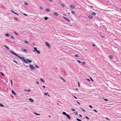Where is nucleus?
Returning <instances> with one entry per match:
<instances>
[{
  "label": "nucleus",
  "mask_w": 121,
  "mask_h": 121,
  "mask_svg": "<svg viewBox=\"0 0 121 121\" xmlns=\"http://www.w3.org/2000/svg\"><path fill=\"white\" fill-rule=\"evenodd\" d=\"M88 17L90 19H92L93 17L91 15H90L88 16Z\"/></svg>",
  "instance_id": "nucleus-13"
},
{
  "label": "nucleus",
  "mask_w": 121,
  "mask_h": 121,
  "mask_svg": "<svg viewBox=\"0 0 121 121\" xmlns=\"http://www.w3.org/2000/svg\"><path fill=\"white\" fill-rule=\"evenodd\" d=\"M46 11H47V12H49L50 11V9L48 8H47L46 9Z\"/></svg>",
  "instance_id": "nucleus-17"
},
{
  "label": "nucleus",
  "mask_w": 121,
  "mask_h": 121,
  "mask_svg": "<svg viewBox=\"0 0 121 121\" xmlns=\"http://www.w3.org/2000/svg\"><path fill=\"white\" fill-rule=\"evenodd\" d=\"M34 114L36 115H40V114H38V113H35V112L34 113Z\"/></svg>",
  "instance_id": "nucleus-32"
},
{
  "label": "nucleus",
  "mask_w": 121,
  "mask_h": 121,
  "mask_svg": "<svg viewBox=\"0 0 121 121\" xmlns=\"http://www.w3.org/2000/svg\"><path fill=\"white\" fill-rule=\"evenodd\" d=\"M90 78H91V81H93V80L92 79L91 77H90Z\"/></svg>",
  "instance_id": "nucleus-54"
},
{
  "label": "nucleus",
  "mask_w": 121,
  "mask_h": 121,
  "mask_svg": "<svg viewBox=\"0 0 121 121\" xmlns=\"http://www.w3.org/2000/svg\"><path fill=\"white\" fill-rule=\"evenodd\" d=\"M93 111H94L95 112H97V111L96 110H95V109H94L93 110Z\"/></svg>",
  "instance_id": "nucleus-42"
},
{
  "label": "nucleus",
  "mask_w": 121,
  "mask_h": 121,
  "mask_svg": "<svg viewBox=\"0 0 121 121\" xmlns=\"http://www.w3.org/2000/svg\"><path fill=\"white\" fill-rule=\"evenodd\" d=\"M25 91H26L29 92V91H30V90H27V89H25Z\"/></svg>",
  "instance_id": "nucleus-22"
},
{
  "label": "nucleus",
  "mask_w": 121,
  "mask_h": 121,
  "mask_svg": "<svg viewBox=\"0 0 121 121\" xmlns=\"http://www.w3.org/2000/svg\"><path fill=\"white\" fill-rule=\"evenodd\" d=\"M92 45L94 46H95V45L94 44H92Z\"/></svg>",
  "instance_id": "nucleus-60"
},
{
  "label": "nucleus",
  "mask_w": 121,
  "mask_h": 121,
  "mask_svg": "<svg viewBox=\"0 0 121 121\" xmlns=\"http://www.w3.org/2000/svg\"><path fill=\"white\" fill-rule=\"evenodd\" d=\"M14 18L16 20H17V19L16 18Z\"/></svg>",
  "instance_id": "nucleus-58"
},
{
  "label": "nucleus",
  "mask_w": 121,
  "mask_h": 121,
  "mask_svg": "<svg viewBox=\"0 0 121 121\" xmlns=\"http://www.w3.org/2000/svg\"><path fill=\"white\" fill-rule=\"evenodd\" d=\"M4 47L6 48L7 50H9V48L7 46H6L5 45H4Z\"/></svg>",
  "instance_id": "nucleus-9"
},
{
  "label": "nucleus",
  "mask_w": 121,
  "mask_h": 121,
  "mask_svg": "<svg viewBox=\"0 0 121 121\" xmlns=\"http://www.w3.org/2000/svg\"><path fill=\"white\" fill-rule=\"evenodd\" d=\"M76 120L78 121H82L81 120H80L78 118H77L76 119Z\"/></svg>",
  "instance_id": "nucleus-36"
},
{
  "label": "nucleus",
  "mask_w": 121,
  "mask_h": 121,
  "mask_svg": "<svg viewBox=\"0 0 121 121\" xmlns=\"http://www.w3.org/2000/svg\"><path fill=\"white\" fill-rule=\"evenodd\" d=\"M12 93L14 94V95L16 94L15 93V92L14 91L12 90Z\"/></svg>",
  "instance_id": "nucleus-21"
},
{
  "label": "nucleus",
  "mask_w": 121,
  "mask_h": 121,
  "mask_svg": "<svg viewBox=\"0 0 121 121\" xmlns=\"http://www.w3.org/2000/svg\"><path fill=\"white\" fill-rule=\"evenodd\" d=\"M63 115H66L67 114L66 112H63Z\"/></svg>",
  "instance_id": "nucleus-15"
},
{
  "label": "nucleus",
  "mask_w": 121,
  "mask_h": 121,
  "mask_svg": "<svg viewBox=\"0 0 121 121\" xmlns=\"http://www.w3.org/2000/svg\"><path fill=\"white\" fill-rule=\"evenodd\" d=\"M75 56L76 57H78L79 56V55L78 54H76L75 55Z\"/></svg>",
  "instance_id": "nucleus-29"
},
{
  "label": "nucleus",
  "mask_w": 121,
  "mask_h": 121,
  "mask_svg": "<svg viewBox=\"0 0 121 121\" xmlns=\"http://www.w3.org/2000/svg\"><path fill=\"white\" fill-rule=\"evenodd\" d=\"M70 7L71 8L73 9L75 7V6L73 4H72L71 5Z\"/></svg>",
  "instance_id": "nucleus-8"
},
{
  "label": "nucleus",
  "mask_w": 121,
  "mask_h": 121,
  "mask_svg": "<svg viewBox=\"0 0 121 121\" xmlns=\"http://www.w3.org/2000/svg\"><path fill=\"white\" fill-rule=\"evenodd\" d=\"M77 103L79 104V105H80V104L78 102H77Z\"/></svg>",
  "instance_id": "nucleus-57"
},
{
  "label": "nucleus",
  "mask_w": 121,
  "mask_h": 121,
  "mask_svg": "<svg viewBox=\"0 0 121 121\" xmlns=\"http://www.w3.org/2000/svg\"><path fill=\"white\" fill-rule=\"evenodd\" d=\"M24 15L26 16L27 15V14H24Z\"/></svg>",
  "instance_id": "nucleus-59"
},
{
  "label": "nucleus",
  "mask_w": 121,
  "mask_h": 121,
  "mask_svg": "<svg viewBox=\"0 0 121 121\" xmlns=\"http://www.w3.org/2000/svg\"><path fill=\"white\" fill-rule=\"evenodd\" d=\"M24 42L26 43L29 44V42L27 41H25Z\"/></svg>",
  "instance_id": "nucleus-16"
},
{
  "label": "nucleus",
  "mask_w": 121,
  "mask_h": 121,
  "mask_svg": "<svg viewBox=\"0 0 121 121\" xmlns=\"http://www.w3.org/2000/svg\"><path fill=\"white\" fill-rule=\"evenodd\" d=\"M10 52L11 53H12L14 55H15L17 57H18V58H19L20 59H21L22 60L23 59V58H24V57H22L21 56H20L18 55H17L16 53H14V52H13L12 51H10Z\"/></svg>",
  "instance_id": "nucleus-1"
},
{
  "label": "nucleus",
  "mask_w": 121,
  "mask_h": 121,
  "mask_svg": "<svg viewBox=\"0 0 121 121\" xmlns=\"http://www.w3.org/2000/svg\"><path fill=\"white\" fill-rule=\"evenodd\" d=\"M86 79L87 80V81H90V80L89 79L87 78V79Z\"/></svg>",
  "instance_id": "nucleus-52"
},
{
  "label": "nucleus",
  "mask_w": 121,
  "mask_h": 121,
  "mask_svg": "<svg viewBox=\"0 0 121 121\" xmlns=\"http://www.w3.org/2000/svg\"><path fill=\"white\" fill-rule=\"evenodd\" d=\"M54 14L56 16H57L58 15V14L56 13H54Z\"/></svg>",
  "instance_id": "nucleus-12"
},
{
  "label": "nucleus",
  "mask_w": 121,
  "mask_h": 121,
  "mask_svg": "<svg viewBox=\"0 0 121 121\" xmlns=\"http://www.w3.org/2000/svg\"><path fill=\"white\" fill-rule=\"evenodd\" d=\"M22 60L25 63H27V59H25L24 58H23V59Z\"/></svg>",
  "instance_id": "nucleus-3"
},
{
  "label": "nucleus",
  "mask_w": 121,
  "mask_h": 121,
  "mask_svg": "<svg viewBox=\"0 0 121 121\" xmlns=\"http://www.w3.org/2000/svg\"><path fill=\"white\" fill-rule=\"evenodd\" d=\"M40 80L41 81H42V82H44V80L42 78H41L40 79Z\"/></svg>",
  "instance_id": "nucleus-20"
},
{
  "label": "nucleus",
  "mask_w": 121,
  "mask_h": 121,
  "mask_svg": "<svg viewBox=\"0 0 121 121\" xmlns=\"http://www.w3.org/2000/svg\"><path fill=\"white\" fill-rule=\"evenodd\" d=\"M11 38L12 39H15V38H14V37L13 36H11Z\"/></svg>",
  "instance_id": "nucleus-37"
},
{
  "label": "nucleus",
  "mask_w": 121,
  "mask_h": 121,
  "mask_svg": "<svg viewBox=\"0 0 121 121\" xmlns=\"http://www.w3.org/2000/svg\"><path fill=\"white\" fill-rule=\"evenodd\" d=\"M35 68H39V66L36 65H35Z\"/></svg>",
  "instance_id": "nucleus-25"
},
{
  "label": "nucleus",
  "mask_w": 121,
  "mask_h": 121,
  "mask_svg": "<svg viewBox=\"0 0 121 121\" xmlns=\"http://www.w3.org/2000/svg\"><path fill=\"white\" fill-rule=\"evenodd\" d=\"M63 17L64 19H65V20L67 21V22H70V21L67 18H66L64 17Z\"/></svg>",
  "instance_id": "nucleus-4"
},
{
  "label": "nucleus",
  "mask_w": 121,
  "mask_h": 121,
  "mask_svg": "<svg viewBox=\"0 0 121 121\" xmlns=\"http://www.w3.org/2000/svg\"><path fill=\"white\" fill-rule=\"evenodd\" d=\"M75 114L76 115H77L78 114V113L77 112H76Z\"/></svg>",
  "instance_id": "nucleus-64"
},
{
  "label": "nucleus",
  "mask_w": 121,
  "mask_h": 121,
  "mask_svg": "<svg viewBox=\"0 0 121 121\" xmlns=\"http://www.w3.org/2000/svg\"><path fill=\"white\" fill-rule=\"evenodd\" d=\"M74 97L75 98V99H77V97H76V96H74Z\"/></svg>",
  "instance_id": "nucleus-61"
},
{
  "label": "nucleus",
  "mask_w": 121,
  "mask_h": 121,
  "mask_svg": "<svg viewBox=\"0 0 121 121\" xmlns=\"http://www.w3.org/2000/svg\"><path fill=\"white\" fill-rule=\"evenodd\" d=\"M89 106L91 108H93L92 107L91 105H89Z\"/></svg>",
  "instance_id": "nucleus-45"
},
{
  "label": "nucleus",
  "mask_w": 121,
  "mask_h": 121,
  "mask_svg": "<svg viewBox=\"0 0 121 121\" xmlns=\"http://www.w3.org/2000/svg\"><path fill=\"white\" fill-rule=\"evenodd\" d=\"M5 35L6 36H9V34H5Z\"/></svg>",
  "instance_id": "nucleus-31"
},
{
  "label": "nucleus",
  "mask_w": 121,
  "mask_h": 121,
  "mask_svg": "<svg viewBox=\"0 0 121 121\" xmlns=\"http://www.w3.org/2000/svg\"><path fill=\"white\" fill-rule=\"evenodd\" d=\"M45 44L49 48L50 47V44H49L48 42H46L45 43Z\"/></svg>",
  "instance_id": "nucleus-5"
},
{
  "label": "nucleus",
  "mask_w": 121,
  "mask_h": 121,
  "mask_svg": "<svg viewBox=\"0 0 121 121\" xmlns=\"http://www.w3.org/2000/svg\"><path fill=\"white\" fill-rule=\"evenodd\" d=\"M29 100L30 102L32 103L34 102L33 100L31 98H29Z\"/></svg>",
  "instance_id": "nucleus-7"
},
{
  "label": "nucleus",
  "mask_w": 121,
  "mask_h": 121,
  "mask_svg": "<svg viewBox=\"0 0 121 121\" xmlns=\"http://www.w3.org/2000/svg\"><path fill=\"white\" fill-rule=\"evenodd\" d=\"M48 94V93H44V95H47V94Z\"/></svg>",
  "instance_id": "nucleus-44"
},
{
  "label": "nucleus",
  "mask_w": 121,
  "mask_h": 121,
  "mask_svg": "<svg viewBox=\"0 0 121 121\" xmlns=\"http://www.w3.org/2000/svg\"><path fill=\"white\" fill-rule=\"evenodd\" d=\"M61 5L63 7H64L65 6V5L64 4H61Z\"/></svg>",
  "instance_id": "nucleus-26"
},
{
  "label": "nucleus",
  "mask_w": 121,
  "mask_h": 121,
  "mask_svg": "<svg viewBox=\"0 0 121 121\" xmlns=\"http://www.w3.org/2000/svg\"><path fill=\"white\" fill-rule=\"evenodd\" d=\"M85 118L87 120H89L90 119L87 116H86Z\"/></svg>",
  "instance_id": "nucleus-30"
},
{
  "label": "nucleus",
  "mask_w": 121,
  "mask_h": 121,
  "mask_svg": "<svg viewBox=\"0 0 121 121\" xmlns=\"http://www.w3.org/2000/svg\"><path fill=\"white\" fill-rule=\"evenodd\" d=\"M71 13H72V14H74V13H75V12H74V11H71Z\"/></svg>",
  "instance_id": "nucleus-35"
},
{
  "label": "nucleus",
  "mask_w": 121,
  "mask_h": 121,
  "mask_svg": "<svg viewBox=\"0 0 121 121\" xmlns=\"http://www.w3.org/2000/svg\"><path fill=\"white\" fill-rule=\"evenodd\" d=\"M22 50L24 52H27V50L26 49H23Z\"/></svg>",
  "instance_id": "nucleus-11"
},
{
  "label": "nucleus",
  "mask_w": 121,
  "mask_h": 121,
  "mask_svg": "<svg viewBox=\"0 0 121 121\" xmlns=\"http://www.w3.org/2000/svg\"><path fill=\"white\" fill-rule=\"evenodd\" d=\"M75 90L76 91H78V88H76L75 89Z\"/></svg>",
  "instance_id": "nucleus-51"
},
{
  "label": "nucleus",
  "mask_w": 121,
  "mask_h": 121,
  "mask_svg": "<svg viewBox=\"0 0 121 121\" xmlns=\"http://www.w3.org/2000/svg\"><path fill=\"white\" fill-rule=\"evenodd\" d=\"M11 85H12V80H11Z\"/></svg>",
  "instance_id": "nucleus-43"
},
{
  "label": "nucleus",
  "mask_w": 121,
  "mask_h": 121,
  "mask_svg": "<svg viewBox=\"0 0 121 121\" xmlns=\"http://www.w3.org/2000/svg\"><path fill=\"white\" fill-rule=\"evenodd\" d=\"M101 37H102L103 38L104 37V36L103 35H101Z\"/></svg>",
  "instance_id": "nucleus-53"
},
{
  "label": "nucleus",
  "mask_w": 121,
  "mask_h": 121,
  "mask_svg": "<svg viewBox=\"0 0 121 121\" xmlns=\"http://www.w3.org/2000/svg\"><path fill=\"white\" fill-rule=\"evenodd\" d=\"M0 106L3 107H4V106L2 105L1 104H0Z\"/></svg>",
  "instance_id": "nucleus-27"
},
{
  "label": "nucleus",
  "mask_w": 121,
  "mask_h": 121,
  "mask_svg": "<svg viewBox=\"0 0 121 121\" xmlns=\"http://www.w3.org/2000/svg\"><path fill=\"white\" fill-rule=\"evenodd\" d=\"M71 110L72 111H75V110L73 108H72L71 109Z\"/></svg>",
  "instance_id": "nucleus-38"
},
{
  "label": "nucleus",
  "mask_w": 121,
  "mask_h": 121,
  "mask_svg": "<svg viewBox=\"0 0 121 121\" xmlns=\"http://www.w3.org/2000/svg\"><path fill=\"white\" fill-rule=\"evenodd\" d=\"M104 100L105 101H108V100L107 99H104Z\"/></svg>",
  "instance_id": "nucleus-50"
},
{
  "label": "nucleus",
  "mask_w": 121,
  "mask_h": 121,
  "mask_svg": "<svg viewBox=\"0 0 121 121\" xmlns=\"http://www.w3.org/2000/svg\"><path fill=\"white\" fill-rule=\"evenodd\" d=\"M36 83H37V84H39V82H37V81L36 82Z\"/></svg>",
  "instance_id": "nucleus-56"
},
{
  "label": "nucleus",
  "mask_w": 121,
  "mask_h": 121,
  "mask_svg": "<svg viewBox=\"0 0 121 121\" xmlns=\"http://www.w3.org/2000/svg\"><path fill=\"white\" fill-rule=\"evenodd\" d=\"M11 11H12V13H14L15 12H14V11H13V10H11Z\"/></svg>",
  "instance_id": "nucleus-48"
},
{
  "label": "nucleus",
  "mask_w": 121,
  "mask_h": 121,
  "mask_svg": "<svg viewBox=\"0 0 121 121\" xmlns=\"http://www.w3.org/2000/svg\"><path fill=\"white\" fill-rule=\"evenodd\" d=\"M14 13L15 14H16V15H17L18 16L19 15L17 13H16L15 12Z\"/></svg>",
  "instance_id": "nucleus-49"
},
{
  "label": "nucleus",
  "mask_w": 121,
  "mask_h": 121,
  "mask_svg": "<svg viewBox=\"0 0 121 121\" xmlns=\"http://www.w3.org/2000/svg\"><path fill=\"white\" fill-rule=\"evenodd\" d=\"M27 62H28L30 63H31L32 62V61L30 60L27 59Z\"/></svg>",
  "instance_id": "nucleus-10"
},
{
  "label": "nucleus",
  "mask_w": 121,
  "mask_h": 121,
  "mask_svg": "<svg viewBox=\"0 0 121 121\" xmlns=\"http://www.w3.org/2000/svg\"><path fill=\"white\" fill-rule=\"evenodd\" d=\"M36 51L37 52V53H38L39 54L40 53V52L39 50H37Z\"/></svg>",
  "instance_id": "nucleus-18"
},
{
  "label": "nucleus",
  "mask_w": 121,
  "mask_h": 121,
  "mask_svg": "<svg viewBox=\"0 0 121 121\" xmlns=\"http://www.w3.org/2000/svg\"><path fill=\"white\" fill-rule=\"evenodd\" d=\"M66 116L69 119H71V117L69 116V115L68 114H67V115H66Z\"/></svg>",
  "instance_id": "nucleus-6"
},
{
  "label": "nucleus",
  "mask_w": 121,
  "mask_h": 121,
  "mask_svg": "<svg viewBox=\"0 0 121 121\" xmlns=\"http://www.w3.org/2000/svg\"><path fill=\"white\" fill-rule=\"evenodd\" d=\"M43 88H45V86H43Z\"/></svg>",
  "instance_id": "nucleus-62"
},
{
  "label": "nucleus",
  "mask_w": 121,
  "mask_h": 121,
  "mask_svg": "<svg viewBox=\"0 0 121 121\" xmlns=\"http://www.w3.org/2000/svg\"><path fill=\"white\" fill-rule=\"evenodd\" d=\"M113 56L112 55H110L109 56V57L111 59H112L113 58Z\"/></svg>",
  "instance_id": "nucleus-14"
},
{
  "label": "nucleus",
  "mask_w": 121,
  "mask_h": 121,
  "mask_svg": "<svg viewBox=\"0 0 121 121\" xmlns=\"http://www.w3.org/2000/svg\"><path fill=\"white\" fill-rule=\"evenodd\" d=\"M29 66L30 69L32 70H34L35 69V67L32 65H30Z\"/></svg>",
  "instance_id": "nucleus-2"
},
{
  "label": "nucleus",
  "mask_w": 121,
  "mask_h": 121,
  "mask_svg": "<svg viewBox=\"0 0 121 121\" xmlns=\"http://www.w3.org/2000/svg\"><path fill=\"white\" fill-rule=\"evenodd\" d=\"M44 18L45 20H47L48 18V17H44Z\"/></svg>",
  "instance_id": "nucleus-24"
},
{
  "label": "nucleus",
  "mask_w": 121,
  "mask_h": 121,
  "mask_svg": "<svg viewBox=\"0 0 121 121\" xmlns=\"http://www.w3.org/2000/svg\"><path fill=\"white\" fill-rule=\"evenodd\" d=\"M39 8L40 10H42L43 9L41 7H40Z\"/></svg>",
  "instance_id": "nucleus-46"
},
{
  "label": "nucleus",
  "mask_w": 121,
  "mask_h": 121,
  "mask_svg": "<svg viewBox=\"0 0 121 121\" xmlns=\"http://www.w3.org/2000/svg\"><path fill=\"white\" fill-rule=\"evenodd\" d=\"M14 32V33L15 34H16V35H18V34L17 33H16V32Z\"/></svg>",
  "instance_id": "nucleus-33"
},
{
  "label": "nucleus",
  "mask_w": 121,
  "mask_h": 121,
  "mask_svg": "<svg viewBox=\"0 0 121 121\" xmlns=\"http://www.w3.org/2000/svg\"><path fill=\"white\" fill-rule=\"evenodd\" d=\"M60 78L63 81H64V82H65V80L63 78L61 77H60Z\"/></svg>",
  "instance_id": "nucleus-28"
},
{
  "label": "nucleus",
  "mask_w": 121,
  "mask_h": 121,
  "mask_svg": "<svg viewBox=\"0 0 121 121\" xmlns=\"http://www.w3.org/2000/svg\"><path fill=\"white\" fill-rule=\"evenodd\" d=\"M92 14L93 15H96V13L95 12H93L92 13Z\"/></svg>",
  "instance_id": "nucleus-23"
},
{
  "label": "nucleus",
  "mask_w": 121,
  "mask_h": 121,
  "mask_svg": "<svg viewBox=\"0 0 121 121\" xmlns=\"http://www.w3.org/2000/svg\"><path fill=\"white\" fill-rule=\"evenodd\" d=\"M77 61L78 63H79L81 62L80 61V60H78Z\"/></svg>",
  "instance_id": "nucleus-39"
},
{
  "label": "nucleus",
  "mask_w": 121,
  "mask_h": 121,
  "mask_svg": "<svg viewBox=\"0 0 121 121\" xmlns=\"http://www.w3.org/2000/svg\"><path fill=\"white\" fill-rule=\"evenodd\" d=\"M82 64L83 65H85L86 64V63L84 62L83 61L81 62Z\"/></svg>",
  "instance_id": "nucleus-19"
},
{
  "label": "nucleus",
  "mask_w": 121,
  "mask_h": 121,
  "mask_svg": "<svg viewBox=\"0 0 121 121\" xmlns=\"http://www.w3.org/2000/svg\"><path fill=\"white\" fill-rule=\"evenodd\" d=\"M106 119L108 120H109V121H110V120L107 117H106Z\"/></svg>",
  "instance_id": "nucleus-40"
},
{
  "label": "nucleus",
  "mask_w": 121,
  "mask_h": 121,
  "mask_svg": "<svg viewBox=\"0 0 121 121\" xmlns=\"http://www.w3.org/2000/svg\"><path fill=\"white\" fill-rule=\"evenodd\" d=\"M34 49L36 51L37 50V48L36 47H35L34 48Z\"/></svg>",
  "instance_id": "nucleus-41"
},
{
  "label": "nucleus",
  "mask_w": 121,
  "mask_h": 121,
  "mask_svg": "<svg viewBox=\"0 0 121 121\" xmlns=\"http://www.w3.org/2000/svg\"><path fill=\"white\" fill-rule=\"evenodd\" d=\"M25 4L26 5H28V4L27 2H25Z\"/></svg>",
  "instance_id": "nucleus-34"
},
{
  "label": "nucleus",
  "mask_w": 121,
  "mask_h": 121,
  "mask_svg": "<svg viewBox=\"0 0 121 121\" xmlns=\"http://www.w3.org/2000/svg\"><path fill=\"white\" fill-rule=\"evenodd\" d=\"M1 73V74L2 75V76H4V74H3V73Z\"/></svg>",
  "instance_id": "nucleus-47"
},
{
  "label": "nucleus",
  "mask_w": 121,
  "mask_h": 121,
  "mask_svg": "<svg viewBox=\"0 0 121 121\" xmlns=\"http://www.w3.org/2000/svg\"><path fill=\"white\" fill-rule=\"evenodd\" d=\"M48 0L50 2H52V0Z\"/></svg>",
  "instance_id": "nucleus-55"
},
{
  "label": "nucleus",
  "mask_w": 121,
  "mask_h": 121,
  "mask_svg": "<svg viewBox=\"0 0 121 121\" xmlns=\"http://www.w3.org/2000/svg\"><path fill=\"white\" fill-rule=\"evenodd\" d=\"M81 116H82L81 115H79V116L80 117H81Z\"/></svg>",
  "instance_id": "nucleus-63"
}]
</instances>
